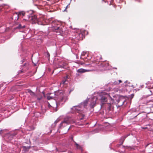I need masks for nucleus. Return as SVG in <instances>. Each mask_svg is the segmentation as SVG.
I'll return each instance as SVG.
<instances>
[{
	"label": "nucleus",
	"instance_id": "f257e3e1",
	"mask_svg": "<svg viewBox=\"0 0 153 153\" xmlns=\"http://www.w3.org/2000/svg\"><path fill=\"white\" fill-rule=\"evenodd\" d=\"M88 101V99H86L83 102H82L80 105L73 106L71 109L75 113H79L80 115L82 116L83 117L85 116L84 114L85 113V111H83L82 109L84 108H86Z\"/></svg>",
	"mask_w": 153,
	"mask_h": 153
},
{
	"label": "nucleus",
	"instance_id": "f03ea898",
	"mask_svg": "<svg viewBox=\"0 0 153 153\" xmlns=\"http://www.w3.org/2000/svg\"><path fill=\"white\" fill-rule=\"evenodd\" d=\"M73 123L74 122L71 120L70 117H67L64 118L63 120L60 123V127H64Z\"/></svg>",
	"mask_w": 153,
	"mask_h": 153
},
{
	"label": "nucleus",
	"instance_id": "7ed1b4c3",
	"mask_svg": "<svg viewBox=\"0 0 153 153\" xmlns=\"http://www.w3.org/2000/svg\"><path fill=\"white\" fill-rule=\"evenodd\" d=\"M107 94L103 93L98 95L97 97L100 100L102 104L107 101Z\"/></svg>",
	"mask_w": 153,
	"mask_h": 153
},
{
	"label": "nucleus",
	"instance_id": "20e7f679",
	"mask_svg": "<svg viewBox=\"0 0 153 153\" xmlns=\"http://www.w3.org/2000/svg\"><path fill=\"white\" fill-rule=\"evenodd\" d=\"M98 99L97 97L96 96L94 97L91 98L90 104V106L91 108H94L96 104V102Z\"/></svg>",
	"mask_w": 153,
	"mask_h": 153
},
{
	"label": "nucleus",
	"instance_id": "39448f33",
	"mask_svg": "<svg viewBox=\"0 0 153 153\" xmlns=\"http://www.w3.org/2000/svg\"><path fill=\"white\" fill-rule=\"evenodd\" d=\"M54 31L57 33V34L58 35L62 34L63 33V31L62 28L59 27H55Z\"/></svg>",
	"mask_w": 153,
	"mask_h": 153
},
{
	"label": "nucleus",
	"instance_id": "423d86ee",
	"mask_svg": "<svg viewBox=\"0 0 153 153\" xmlns=\"http://www.w3.org/2000/svg\"><path fill=\"white\" fill-rule=\"evenodd\" d=\"M25 12L22 11L21 12H19L16 13L15 14H14L13 16H14L15 15L17 16V19H18L19 18V16H25Z\"/></svg>",
	"mask_w": 153,
	"mask_h": 153
},
{
	"label": "nucleus",
	"instance_id": "0eeeda50",
	"mask_svg": "<svg viewBox=\"0 0 153 153\" xmlns=\"http://www.w3.org/2000/svg\"><path fill=\"white\" fill-rule=\"evenodd\" d=\"M65 101H64L63 97H62L60 100H57L56 101V106H58L60 104H62L64 102H65Z\"/></svg>",
	"mask_w": 153,
	"mask_h": 153
},
{
	"label": "nucleus",
	"instance_id": "6e6552de",
	"mask_svg": "<svg viewBox=\"0 0 153 153\" xmlns=\"http://www.w3.org/2000/svg\"><path fill=\"white\" fill-rule=\"evenodd\" d=\"M50 96H54V97L56 95H58L59 97H61V96L63 94V93L61 92H56L54 94L53 93H49Z\"/></svg>",
	"mask_w": 153,
	"mask_h": 153
},
{
	"label": "nucleus",
	"instance_id": "1a4fd4ad",
	"mask_svg": "<svg viewBox=\"0 0 153 153\" xmlns=\"http://www.w3.org/2000/svg\"><path fill=\"white\" fill-rule=\"evenodd\" d=\"M89 71L88 70H86L83 69H80L77 70V72L80 73H84L88 71Z\"/></svg>",
	"mask_w": 153,
	"mask_h": 153
},
{
	"label": "nucleus",
	"instance_id": "9d476101",
	"mask_svg": "<svg viewBox=\"0 0 153 153\" xmlns=\"http://www.w3.org/2000/svg\"><path fill=\"white\" fill-rule=\"evenodd\" d=\"M30 18V20H32L34 23H35L37 21V17L36 16H32Z\"/></svg>",
	"mask_w": 153,
	"mask_h": 153
},
{
	"label": "nucleus",
	"instance_id": "9b49d317",
	"mask_svg": "<svg viewBox=\"0 0 153 153\" xmlns=\"http://www.w3.org/2000/svg\"><path fill=\"white\" fill-rule=\"evenodd\" d=\"M28 92L30 94V95L32 97H34L36 96L34 93L30 90H28Z\"/></svg>",
	"mask_w": 153,
	"mask_h": 153
},
{
	"label": "nucleus",
	"instance_id": "f8f14e48",
	"mask_svg": "<svg viewBox=\"0 0 153 153\" xmlns=\"http://www.w3.org/2000/svg\"><path fill=\"white\" fill-rule=\"evenodd\" d=\"M65 64L63 62H61V64H59L58 65V68H63V67L65 65Z\"/></svg>",
	"mask_w": 153,
	"mask_h": 153
},
{
	"label": "nucleus",
	"instance_id": "ddd939ff",
	"mask_svg": "<svg viewBox=\"0 0 153 153\" xmlns=\"http://www.w3.org/2000/svg\"><path fill=\"white\" fill-rule=\"evenodd\" d=\"M25 27V26L24 25L23 26H22V25L20 24H19L18 26L16 27V28L20 29V28H23Z\"/></svg>",
	"mask_w": 153,
	"mask_h": 153
},
{
	"label": "nucleus",
	"instance_id": "4468645a",
	"mask_svg": "<svg viewBox=\"0 0 153 153\" xmlns=\"http://www.w3.org/2000/svg\"><path fill=\"white\" fill-rule=\"evenodd\" d=\"M119 84V83H118V81H114L113 83L112 84L113 85H118Z\"/></svg>",
	"mask_w": 153,
	"mask_h": 153
},
{
	"label": "nucleus",
	"instance_id": "2eb2a0df",
	"mask_svg": "<svg viewBox=\"0 0 153 153\" xmlns=\"http://www.w3.org/2000/svg\"><path fill=\"white\" fill-rule=\"evenodd\" d=\"M53 97L54 96H50V95H49V96H48L47 99L48 100H50L51 99H52Z\"/></svg>",
	"mask_w": 153,
	"mask_h": 153
},
{
	"label": "nucleus",
	"instance_id": "dca6fc26",
	"mask_svg": "<svg viewBox=\"0 0 153 153\" xmlns=\"http://www.w3.org/2000/svg\"><path fill=\"white\" fill-rule=\"evenodd\" d=\"M6 131V129L1 130L0 131V134L4 133Z\"/></svg>",
	"mask_w": 153,
	"mask_h": 153
},
{
	"label": "nucleus",
	"instance_id": "f3484780",
	"mask_svg": "<svg viewBox=\"0 0 153 153\" xmlns=\"http://www.w3.org/2000/svg\"><path fill=\"white\" fill-rule=\"evenodd\" d=\"M76 146H77V149H81L82 151V147L80 146H79V145H78L77 144V143H76Z\"/></svg>",
	"mask_w": 153,
	"mask_h": 153
},
{
	"label": "nucleus",
	"instance_id": "a211bd4d",
	"mask_svg": "<svg viewBox=\"0 0 153 153\" xmlns=\"http://www.w3.org/2000/svg\"><path fill=\"white\" fill-rule=\"evenodd\" d=\"M68 8H69V5H68L65 7V9L64 10V11H66V9Z\"/></svg>",
	"mask_w": 153,
	"mask_h": 153
},
{
	"label": "nucleus",
	"instance_id": "6ab92c4d",
	"mask_svg": "<svg viewBox=\"0 0 153 153\" xmlns=\"http://www.w3.org/2000/svg\"><path fill=\"white\" fill-rule=\"evenodd\" d=\"M150 102H153V100H151L149 101H147L146 103H148Z\"/></svg>",
	"mask_w": 153,
	"mask_h": 153
},
{
	"label": "nucleus",
	"instance_id": "aec40b11",
	"mask_svg": "<svg viewBox=\"0 0 153 153\" xmlns=\"http://www.w3.org/2000/svg\"><path fill=\"white\" fill-rule=\"evenodd\" d=\"M66 82V81L65 80H63L61 82V84H65V82Z\"/></svg>",
	"mask_w": 153,
	"mask_h": 153
},
{
	"label": "nucleus",
	"instance_id": "412c9836",
	"mask_svg": "<svg viewBox=\"0 0 153 153\" xmlns=\"http://www.w3.org/2000/svg\"><path fill=\"white\" fill-rule=\"evenodd\" d=\"M42 98V97H38L37 98V100H41Z\"/></svg>",
	"mask_w": 153,
	"mask_h": 153
},
{
	"label": "nucleus",
	"instance_id": "4be33fe9",
	"mask_svg": "<svg viewBox=\"0 0 153 153\" xmlns=\"http://www.w3.org/2000/svg\"><path fill=\"white\" fill-rule=\"evenodd\" d=\"M118 81V83H119V84L122 82V81L120 80H119Z\"/></svg>",
	"mask_w": 153,
	"mask_h": 153
},
{
	"label": "nucleus",
	"instance_id": "5701e85b",
	"mask_svg": "<svg viewBox=\"0 0 153 153\" xmlns=\"http://www.w3.org/2000/svg\"><path fill=\"white\" fill-rule=\"evenodd\" d=\"M59 121V120H57L54 123H57Z\"/></svg>",
	"mask_w": 153,
	"mask_h": 153
},
{
	"label": "nucleus",
	"instance_id": "b1692460",
	"mask_svg": "<svg viewBox=\"0 0 153 153\" xmlns=\"http://www.w3.org/2000/svg\"><path fill=\"white\" fill-rule=\"evenodd\" d=\"M127 82V81H126L125 82V83H126V82Z\"/></svg>",
	"mask_w": 153,
	"mask_h": 153
},
{
	"label": "nucleus",
	"instance_id": "393cba45",
	"mask_svg": "<svg viewBox=\"0 0 153 153\" xmlns=\"http://www.w3.org/2000/svg\"><path fill=\"white\" fill-rule=\"evenodd\" d=\"M148 91H150L151 92V91H150L149 90H148Z\"/></svg>",
	"mask_w": 153,
	"mask_h": 153
},
{
	"label": "nucleus",
	"instance_id": "a878e982",
	"mask_svg": "<svg viewBox=\"0 0 153 153\" xmlns=\"http://www.w3.org/2000/svg\"><path fill=\"white\" fill-rule=\"evenodd\" d=\"M79 35H82V34H79Z\"/></svg>",
	"mask_w": 153,
	"mask_h": 153
},
{
	"label": "nucleus",
	"instance_id": "bb28decb",
	"mask_svg": "<svg viewBox=\"0 0 153 153\" xmlns=\"http://www.w3.org/2000/svg\"><path fill=\"white\" fill-rule=\"evenodd\" d=\"M66 79H67L68 78V76H66Z\"/></svg>",
	"mask_w": 153,
	"mask_h": 153
},
{
	"label": "nucleus",
	"instance_id": "cd10ccee",
	"mask_svg": "<svg viewBox=\"0 0 153 153\" xmlns=\"http://www.w3.org/2000/svg\"><path fill=\"white\" fill-rule=\"evenodd\" d=\"M70 128L68 129V130H69L70 129Z\"/></svg>",
	"mask_w": 153,
	"mask_h": 153
},
{
	"label": "nucleus",
	"instance_id": "c85d7f7f",
	"mask_svg": "<svg viewBox=\"0 0 153 153\" xmlns=\"http://www.w3.org/2000/svg\"><path fill=\"white\" fill-rule=\"evenodd\" d=\"M48 56H50V55L49 54V53H48Z\"/></svg>",
	"mask_w": 153,
	"mask_h": 153
},
{
	"label": "nucleus",
	"instance_id": "c756f323",
	"mask_svg": "<svg viewBox=\"0 0 153 153\" xmlns=\"http://www.w3.org/2000/svg\"><path fill=\"white\" fill-rule=\"evenodd\" d=\"M133 96H134V95H133V96H132V98L133 97Z\"/></svg>",
	"mask_w": 153,
	"mask_h": 153
},
{
	"label": "nucleus",
	"instance_id": "7c9ffc66",
	"mask_svg": "<svg viewBox=\"0 0 153 153\" xmlns=\"http://www.w3.org/2000/svg\"><path fill=\"white\" fill-rule=\"evenodd\" d=\"M126 137H127V136H126V137H125V138H126Z\"/></svg>",
	"mask_w": 153,
	"mask_h": 153
}]
</instances>
